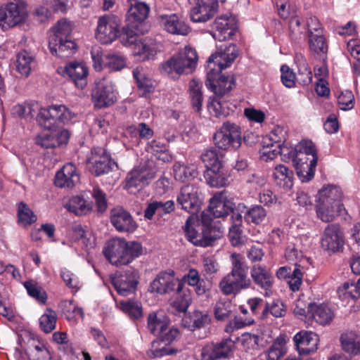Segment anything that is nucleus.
<instances>
[{
    "instance_id": "f257e3e1",
    "label": "nucleus",
    "mask_w": 360,
    "mask_h": 360,
    "mask_svg": "<svg viewBox=\"0 0 360 360\" xmlns=\"http://www.w3.org/2000/svg\"><path fill=\"white\" fill-rule=\"evenodd\" d=\"M238 56V50L235 44H229L224 49H220L212 54L208 58L205 85L215 94V96H224L235 85L233 75H217L222 70L229 67Z\"/></svg>"
},
{
    "instance_id": "f03ea898",
    "label": "nucleus",
    "mask_w": 360,
    "mask_h": 360,
    "mask_svg": "<svg viewBox=\"0 0 360 360\" xmlns=\"http://www.w3.org/2000/svg\"><path fill=\"white\" fill-rule=\"evenodd\" d=\"M231 271L219 283L221 293L226 296H236L243 290L252 286V281L248 277L249 267L240 254L233 252L230 255Z\"/></svg>"
},
{
    "instance_id": "7ed1b4c3",
    "label": "nucleus",
    "mask_w": 360,
    "mask_h": 360,
    "mask_svg": "<svg viewBox=\"0 0 360 360\" xmlns=\"http://www.w3.org/2000/svg\"><path fill=\"white\" fill-rule=\"evenodd\" d=\"M75 116V114L71 112L65 105H53L48 108H41L37 115V120L41 127L52 130L54 139L58 142L57 146H60L68 143L70 132L65 129L58 131L53 129L68 124Z\"/></svg>"
},
{
    "instance_id": "20e7f679",
    "label": "nucleus",
    "mask_w": 360,
    "mask_h": 360,
    "mask_svg": "<svg viewBox=\"0 0 360 360\" xmlns=\"http://www.w3.org/2000/svg\"><path fill=\"white\" fill-rule=\"evenodd\" d=\"M103 252L110 264L115 266L127 265L143 253L140 243L127 242L123 238L109 240L103 248Z\"/></svg>"
},
{
    "instance_id": "39448f33",
    "label": "nucleus",
    "mask_w": 360,
    "mask_h": 360,
    "mask_svg": "<svg viewBox=\"0 0 360 360\" xmlns=\"http://www.w3.org/2000/svg\"><path fill=\"white\" fill-rule=\"evenodd\" d=\"M342 192L338 186H323L318 193L316 199L317 217L323 222H330L345 211L341 202Z\"/></svg>"
},
{
    "instance_id": "423d86ee",
    "label": "nucleus",
    "mask_w": 360,
    "mask_h": 360,
    "mask_svg": "<svg viewBox=\"0 0 360 360\" xmlns=\"http://www.w3.org/2000/svg\"><path fill=\"white\" fill-rule=\"evenodd\" d=\"M197 62L196 51L191 46H185L162 63L160 71L170 78L176 79L182 74L192 72L196 67Z\"/></svg>"
},
{
    "instance_id": "0eeeda50",
    "label": "nucleus",
    "mask_w": 360,
    "mask_h": 360,
    "mask_svg": "<svg viewBox=\"0 0 360 360\" xmlns=\"http://www.w3.org/2000/svg\"><path fill=\"white\" fill-rule=\"evenodd\" d=\"M72 25L65 19H62L50 30L49 47L52 54L64 56L72 54L76 48L75 43L70 39Z\"/></svg>"
},
{
    "instance_id": "6e6552de",
    "label": "nucleus",
    "mask_w": 360,
    "mask_h": 360,
    "mask_svg": "<svg viewBox=\"0 0 360 360\" xmlns=\"http://www.w3.org/2000/svg\"><path fill=\"white\" fill-rule=\"evenodd\" d=\"M298 155L297 174L302 182H308L313 179L318 162L317 150L309 140H303L296 145Z\"/></svg>"
},
{
    "instance_id": "1a4fd4ad",
    "label": "nucleus",
    "mask_w": 360,
    "mask_h": 360,
    "mask_svg": "<svg viewBox=\"0 0 360 360\" xmlns=\"http://www.w3.org/2000/svg\"><path fill=\"white\" fill-rule=\"evenodd\" d=\"M28 16L27 4L22 0H12L0 7V26L13 27L23 23Z\"/></svg>"
},
{
    "instance_id": "9d476101",
    "label": "nucleus",
    "mask_w": 360,
    "mask_h": 360,
    "mask_svg": "<svg viewBox=\"0 0 360 360\" xmlns=\"http://www.w3.org/2000/svg\"><path fill=\"white\" fill-rule=\"evenodd\" d=\"M214 144L219 149L226 150L230 147L238 149L242 143L240 127L230 122L223 124L214 135Z\"/></svg>"
},
{
    "instance_id": "9b49d317",
    "label": "nucleus",
    "mask_w": 360,
    "mask_h": 360,
    "mask_svg": "<svg viewBox=\"0 0 360 360\" xmlns=\"http://www.w3.org/2000/svg\"><path fill=\"white\" fill-rule=\"evenodd\" d=\"M121 20L113 14L99 17L96 30V38L101 43L108 44L116 39L120 31Z\"/></svg>"
},
{
    "instance_id": "f8f14e48",
    "label": "nucleus",
    "mask_w": 360,
    "mask_h": 360,
    "mask_svg": "<svg viewBox=\"0 0 360 360\" xmlns=\"http://www.w3.org/2000/svg\"><path fill=\"white\" fill-rule=\"evenodd\" d=\"M91 92L95 107L105 108L113 105L117 100V92L112 81L103 78L96 82Z\"/></svg>"
},
{
    "instance_id": "ddd939ff",
    "label": "nucleus",
    "mask_w": 360,
    "mask_h": 360,
    "mask_svg": "<svg viewBox=\"0 0 360 360\" xmlns=\"http://www.w3.org/2000/svg\"><path fill=\"white\" fill-rule=\"evenodd\" d=\"M212 36L220 41L229 40L238 30V20L231 14L218 16L213 22Z\"/></svg>"
},
{
    "instance_id": "4468645a",
    "label": "nucleus",
    "mask_w": 360,
    "mask_h": 360,
    "mask_svg": "<svg viewBox=\"0 0 360 360\" xmlns=\"http://www.w3.org/2000/svg\"><path fill=\"white\" fill-rule=\"evenodd\" d=\"M344 243V235L340 226L336 224L328 225L321 237L322 248L330 255L340 251Z\"/></svg>"
},
{
    "instance_id": "2eb2a0df",
    "label": "nucleus",
    "mask_w": 360,
    "mask_h": 360,
    "mask_svg": "<svg viewBox=\"0 0 360 360\" xmlns=\"http://www.w3.org/2000/svg\"><path fill=\"white\" fill-rule=\"evenodd\" d=\"M235 343L230 338L219 342H210L201 349L200 360H219L229 357L233 352Z\"/></svg>"
},
{
    "instance_id": "dca6fc26",
    "label": "nucleus",
    "mask_w": 360,
    "mask_h": 360,
    "mask_svg": "<svg viewBox=\"0 0 360 360\" xmlns=\"http://www.w3.org/2000/svg\"><path fill=\"white\" fill-rule=\"evenodd\" d=\"M110 220L115 229L121 233H133L138 228L131 214L122 206H116L110 210Z\"/></svg>"
},
{
    "instance_id": "f3484780",
    "label": "nucleus",
    "mask_w": 360,
    "mask_h": 360,
    "mask_svg": "<svg viewBox=\"0 0 360 360\" xmlns=\"http://www.w3.org/2000/svg\"><path fill=\"white\" fill-rule=\"evenodd\" d=\"M176 202L182 210L193 214L197 212L201 205L198 188L194 184L184 186L177 195Z\"/></svg>"
},
{
    "instance_id": "a211bd4d",
    "label": "nucleus",
    "mask_w": 360,
    "mask_h": 360,
    "mask_svg": "<svg viewBox=\"0 0 360 360\" xmlns=\"http://www.w3.org/2000/svg\"><path fill=\"white\" fill-rule=\"evenodd\" d=\"M179 283V278L175 276L174 271L168 269L157 275L150 283L149 289L151 292L165 295L174 291Z\"/></svg>"
},
{
    "instance_id": "6ab92c4d",
    "label": "nucleus",
    "mask_w": 360,
    "mask_h": 360,
    "mask_svg": "<svg viewBox=\"0 0 360 360\" xmlns=\"http://www.w3.org/2000/svg\"><path fill=\"white\" fill-rule=\"evenodd\" d=\"M155 172L148 165L137 167L128 173L125 179V188L128 190L136 188H141L148 185L154 179Z\"/></svg>"
},
{
    "instance_id": "aec40b11",
    "label": "nucleus",
    "mask_w": 360,
    "mask_h": 360,
    "mask_svg": "<svg viewBox=\"0 0 360 360\" xmlns=\"http://www.w3.org/2000/svg\"><path fill=\"white\" fill-rule=\"evenodd\" d=\"M112 283L117 292L122 296L134 292L138 284V271L127 269L112 278Z\"/></svg>"
},
{
    "instance_id": "412c9836",
    "label": "nucleus",
    "mask_w": 360,
    "mask_h": 360,
    "mask_svg": "<svg viewBox=\"0 0 360 360\" xmlns=\"http://www.w3.org/2000/svg\"><path fill=\"white\" fill-rule=\"evenodd\" d=\"M195 6L191 11V20L194 22H205L215 14L218 3L214 0H190Z\"/></svg>"
},
{
    "instance_id": "4be33fe9",
    "label": "nucleus",
    "mask_w": 360,
    "mask_h": 360,
    "mask_svg": "<svg viewBox=\"0 0 360 360\" xmlns=\"http://www.w3.org/2000/svg\"><path fill=\"white\" fill-rule=\"evenodd\" d=\"M319 336L312 331L302 330L293 337L297 349L301 355H308L318 349Z\"/></svg>"
},
{
    "instance_id": "5701e85b",
    "label": "nucleus",
    "mask_w": 360,
    "mask_h": 360,
    "mask_svg": "<svg viewBox=\"0 0 360 360\" xmlns=\"http://www.w3.org/2000/svg\"><path fill=\"white\" fill-rule=\"evenodd\" d=\"M127 22L136 27V25H142L148 17L150 6L145 2L138 0H127Z\"/></svg>"
},
{
    "instance_id": "b1692460",
    "label": "nucleus",
    "mask_w": 360,
    "mask_h": 360,
    "mask_svg": "<svg viewBox=\"0 0 360 360\" xmlns=\"http://www.w3.org/2000/svg\"><path fill=\"white\" fill-rule=\"evenodd\" d=\"M160 24L172 34L186 36L191 32L190 27L176 14L161 15Z\"/></svg>"
},
{
    "instance_id": "393cba45",
    "label": "nucleus",
    "mask_w": 360,
    "mask_h": 360,
    "mask_svg": "<svg viewBox=\"0 0 360 360\" xmlns=\"http://www.w3.org/2000/svg\"><path fill=\"white\" fill-rule=\"evenodd\" d=\"M88 73V68L84 64L76 62L67 64L63 72L64 77H68L81 89L87 84Z\"/></svg>"
},
{
    "instance_id": "a878e982",
    "label": "nucleus",
    "mask_w": 360,
    "mask_h": 360,
    "mask_svg": "<svg viewBox=\"0 0 360 360\" xmlns=\"http://www.w3.org/2000/svg\"><path fill=\"white\" fill-rule=\"evenodd\" d=\"M87 162L93 165V171L96 176L108 173L111 169L110 160L102 148H95L91 155L87 158Z\"/></svg>"
},
{
    "instance_id": "bb28decb",
    "label": "nucleus",
    "mask_w": 360,
    "mask_h": 360,
    "mask_svg": "<svg viewBox=\"0 0 360 360\" xmlns=\"http://www.w3.org/2000/svg\"><path fill=\"white\" fill-rule=\"evenodd\" d=\"M250 276L255 284L262 289L267 291L272 288L274 277L266 266L253 265L250 269Z\"/></svg>"
},
{
    "instance_id": "cd10ccee",
    "label": "nucleus",
    "mask_w": 360,
    "mask_h": 360,
    "mask_svg": "<svg viewBox=\"0 0 360 360\" xmlns=\"http://www.w3.org/2000/svg\"><path fill=\"white\" fill-rule=\"evenodd\" d=\"M234 205L222 192L216 193L210 200L209 208L215 218H224L233 211Z\"/></svg>"
},
{
    "instance_id": "c85d7f7f",
    "label": "nucleus",
    "mask_w": 360,
    "mask_h": 360,
    "mask_svg": "<svg viewBox=\"0 0 360 360\" xmlns=\"http://www.w3.org/2000/svg\"><path fill=\"white\" fill-rule=\"evenodd\" d=\"M79 181L75 166L67 163L58 171L55 177V185L60 188H72Z\"/></svg>"
},
{
    "instance_id": "c756f323",
    "label": "nucleus",
    "mask_w": 360,
    "mask_h": 360,
    "mask_svg": "<svg viewBox=\"0 0 360 360\" xmlns=\"http://www.w3.org/2000/svg\"><path fill=\"white\" fill-rule=\"evenodd\" d=\"M191 291L184 288L183 282H179L174 297L170 300V305L175 313H185L191 303Z\"/></svg>"
},
{
    "instance_id": "7c9ffc66",
    "label": "nucleus",
    "mask_w": 360,
    "mask_h": 360,
    "mask_svg": "<svg viewBox=\"0 0 360 360\" xmlns=\"http://www.w3.org/2000/svg\"><path fill=\"white\" fill-rule=\"evenodd\" d=\"M207 108L212 115L217 118H224L235 110L236 105L222 96H214L209 98Z\"/></svg>"
},
{
    "instance_id": "2f4dec72",
    "label": "nucleus",
    "mask_w": 360,
    "mask_h": 360,
    "mask_svg": "<svg viewBox=\"0 0 360 360\" xmlns=\"http://www.w3.org/2000/svg\"><path fill=\"white\" fill-rule=\"evenodd\" d=\"M342 349L351 356L360 354V334L354 331H347L340 337Z\"/></svg>"
},
{
    "instance_id": "473e14b6",
    "label": "nucleus",
    "mask_w": 360,
    "mask_h": 360,
    "mask_svg": "<svg viewBox=\"0 0 360 360\" xmlns=\"http://www.w3.org/2000/svg\"><path fill=\"white\" fill-rule=\"evenodd\" d=\"M169 324V320L162 312L150 313L147 318V328L153 335L159 336L163 333Z\"/></svg>"
},
{
    "instance_id": "72a5a7b5",
    "label": "nucleus",
    "mask_w": 360,
    "mask_h": 360,
    "mask_svg": "<svg viewBox=\"0 0 360 360\" xmlns=\"http://www.w3.org/2000/svg\"><path fill=\"white\" fill-rule=\"evenodd\" d=\"M160 45L152 39H146L135 45L134 54L140 60L153 59L160 51Z\"/></svg>"
},
{
    "instance_id": "f704fd0d",
    "label": "nucleus",
    "mask_w": 360,
    "mask_h": 360,
    "mask_svg": "<svg viewBox=\"0 0 360 360\" xmlns=\"http://www.w3.org/2000/svg\"><path fill=\"white\" fill-rule=\"evenodd\" d=\"M204 177L207 184L214 188L224 187L229 184V178L222 166L206 169Z\"/></svg>"
},
{
    "instance_id": "c9c22d12",
    "label": "nucleus",
    "mask_w": 360,
    "mask_h": 360,
    "mask_svg": "<svg viewBox=\"0 0 360 360\" xmlns=\"http://www.w3.org/2000/svg\"><path fill=\"white\" fill-rule=\"evenodd\" d=\"M36 64L35 56L26 50L20 51L15 63L16 70L22 77H28Z\"/></svg>"
},
{
    "instance_id": "e433bc0d",
    "label": "nucleus",
    "mask_w": 360,
    "mask_h": 360,
    "mask_svg": "<svg viewBox=\"0 0 360 360\" xmlns=\"http://www.w3.org/2000/svg\"><path fill=\"white\" fill-rule=\"evenodd\" d=\"M272 175L276 184L280 187L287 191L292 188L293 172L285 165L276 166Z\"/></svg>"
},
{
    "instance_id": "4c0bfd02",
    "label": "nucleus",
    "mask_w": 360,
    "mask_h": 360,
    "mask_svg": "<svg viewBox=\"0 0 360 360\" xmlns=\"http://www.w3.org/2000/svg\"><path fill=\"white\" fill-rule=\"evenodd\" d=\"M174 176L176 180L185 182L191 180L198 175L197 169L193 165L176 162L173 166Z\"/></svg>"
},
{
    "instance_id": "58836bf2",
    "label": "nucleus",
    "mask_w": 360,
    "mask_h": 360,
    "mask_svg": "<svg viewBox=\"0 0 360 360\" xmlns=\"http://www.w3.org/2000/svg\"><path fill=\"white\" fill-rule=\"evenodd\" d=\"M311 316L315 321L320 325H326L330 323L333 319L335 314L333 311L326 304H321L311 307Z\"/></svg>"
},
{
    "instance_id": "ea45409f",
    "label": "nucleus",
    "mask_w": 360,
    "mask_h": 360,
    "mask_svg": "<svg viewBox=\"0 0 360 360\" xmlns=\"http://www.w3.org/2000/svg\"><path fill=\"white\" fill-rule=\"evenodd\" d=\"M65 207L77 216L85 215L89 213L93 208L92 202H87L83 197L77 195L70 199Z\"/></svg>"
},
{
    "instance_id": "a19ab883",
    "label": "nucleus",
    "mask_w": 360,
    "mask_h": 360,
    "mask_svg": "<svg viewBox=\"0 0 360 360\" xmlns=\"http://www.w3.org/2000/svg\"><path fill=\"white\" fill-rule=\"evenodd\" d=\"M133 76L136 80L137 87L143 91V95L153 92L155 89L153 81L146 73L142 67H137L133 70Z\"/></svg>"
},
{
    "instance_id": "79ce46f5",
    "label": "nucleus",
    "mask_w": 360,
    "mask_h": 360,
    "mask_svg": "<svg viewBox=\"0 0 360 360\" xmlns=\"http://www.w3.org/2000/svg\"><path fill=\"white\" fill-rule=\"evenodd\" d=\"M224 153L215 148H211L205 150L201 154V160L205 163L207 169L222 166L221 160Z\"/></svg>"
},
{
    "instance_id": "37998d69",
    "label": "nucleus",
    "mask_w": 360,
    "mask_h": 360,
    "mask_svg": "<svg viewBox=\"0 0 360 360\" xmlns=\"http://www.w3.org/2000/svg\"><path fill=\"white\" fill-rule=\"evenodd\" d=\"M285 336L279 335L267 352V360H279L286 353Z\"/></svg>"
},
{
    "instance_id": "c03bdc74",
    "label": "nucleus",
    "mask_w": 360,
    "mask_h": 360,
    "mask_svg": "<svg viewBox=\"0 0 360 360\" xmlns=\"http://www.w3.org/2000/svg\"><path fill=\"white\" fill-rule=\"evenodd\" d=\"M57 314L51 308H47L39 318V326L45 333L52 332L56 326Z\"/></svg>"
},
{
    "instance_id": "a18cd8bd",
    "label": "nucleus",
    "mask_w": 360,
    "mask_h": 360,
    "mask_svg": "<svg viewBox=\"0 0 360 360\" xmlns=\"http://www.w3.org/2000/svg\"><path fill=\"white\" fill-rule=\"evenodd\" d=\"M176 352V349L167 348V345L157 340L152 342L151 347L147 351L146 354L148 357L155 359L171 355Z\"/></svg>"
},
{
    "instance_id": "49530a36",
    "label": "nucleus",
    "mask_w": 360,
    "mask_h": 360,
    "mask_svg": "<svg viewBox=\"0 0 360 360\" xmlns=\"http://www.w3.org/2000/svg\"><path fill=\"white\" fill-rule=\"evenodd\" d=\"M184 232L187 239L193 245L200 247H207V243L205 241L204 230L199 233L195 228L192 227L189 224V219L186 220Z\"/></svg>"
},
{
    "instance_id": "de8ad7c7",
    "label": "nucleus",
    "mask_w": 360,
    "mask_h": 360,
    "mask_svg": "<svg viewBox=\"0 0 360 360\" xmlns=\"http://www.w3.org/2000/svg\"><path fill=\"white\" fill-rule=\"evenodd\" d=\"M266 217V211L260 205H253L244 214L245 221L250 224H261Z\"/></svg>"
},
{
    "instance_id": "09e8293b",
    "label": "nucleus",
    "mask_w": 360,
    "mask_h": 360,
    "mask_svg": "<svg viewBox=\"0 0 360 360\" xmlns=\"http://www.w3.org/2000/svg\"><path fill=\"white\" fill-rule=\"evenodd\" d=\"M18 222L24 226L34 223L37 219L32 210L23 202L18 204Z\"/></svg>"
},
{
    "instance_id": "8fccbe9b",
    "label": "nucleus",
    "mask_w": 360,
    "mask_h": 360,
    "mask_svg": "<svg viewBox=\"0 0 360 360\" xmlns=\"http://www.w3.org/2000/svg\"><path fill=\"white\" fill-rule=\"evenodd\" d=\"M339 297L343 301L355 300L360 297V292L354 282H345L338 290Z\"/></svg>"
},
{
    "instance_id": "3c124183",
    "label": "nucleus",
    "mask_w": 360,
    "mask_h": 360,
    "mask_svg": "<svg viewBox=\"0 0 360 360\" xmlns=\"http://www.w3.org/2000/svg\"><path fill=\"white\" fill-rule=\"evenodd\" d=\"M190 97L193 108L199 112L202 108V94L198 81L193 79L189 84Z\"/></svg>"
},
{
    "instance_id": "603ef678",
    "label": "nucleus",
    "mask_w": 360,
    "mask_h": 360,
    "mask_svg": "<svg viewBox=\"0 0 360 360\" xmlns=\"http://www.w3.org/2000/svg\"><path fill=\"white\" fill-rule=\"evenodd\" d=\"M122 310L131 319L138 320L143 316L142 307L140 303L131 300L121 301Z\"/></svg>"
},
{
    "instance_id": "864d4df0",
    "label": "nucleus",
    "mask_w": 360,
    "mask_h": 360,
    "mask_svg": "<svg viewBox=\"0 0 360 360\" xmlns=\"http://www.w3.org/2000/svg\"><path fill=\"white\" fill-rule=\"evenodd\" d=\"M309 38L310 50L317 55L321 56L327 53L328 45L323 34H312Z\"/></svg>"
},
{
    "instance_id": "5fc2aeb1",
    "label": "nucleus",
    "mask_w": 360,
    "mask_h": 360,
    "mask_svg": "<svg viewBox=\"0 0 360 360\" xmlns=\"http://www.w3.org/2000/svg\"><path fill=\"white\" fill-rule=\"evenodd\" d=\"M24 286L30 296L36 299L41 303L46 302L47 300L46 293L41 287L38 286L37 283L32 281H25L24 283Z\"/></svg>"
},
{
    "instance_id": "6e6d98bb",
    "label": "nucleus",
    "mask_w": 360,
    "mask_h": 360,
    "mask_svg": "<svg viewBox=\"0 0 360 360\" xmlns=\"http://www.w3.org/2000/svg\"><path fill=\"white\" fill-rule=\"evenodd\" d=\"M232 304L229 301H219L214 307V316L219 321H224L228 319L232 311Z\"/></svg>"
},
{
    "instance_id": "4d7b16f0",
    "label": "nucleus",
    "mask_w": 360,
    "mask_h": 360,
    "mask_svg": "<svg viewBox=\"0 0 360 360\" xmlns=\"http://www.w3.org/2000/svg\"><path fill=\"white\" fill-rule=\"evenodd\" d=\"M203 230L205 241L208 243L207 247L212 245L213 242L220 238L224 233V229L215 224Z\"/></svg>"
},
{
    "instance_id": "13d9d810",
    "label": "nucleus",
    "mask_w": 360,
    "mask_h": 360,
    "mask_svg": "<svg viewBox=\"0 0 360 360\" xmlns=\"http://www.w3.org/2000/svg\"><path fill=\"white\" fill-rule=\"evenodd\" d=\"M91 195L95 200L98 212L103 213L108 207L105 193L98 187H94Z\"/></svg>"
},
{
    "instance_id": "bf43d9fd",
    "label": "nucleus",
    "mask_w": 360,
    "mask_h": 360,
    "mask_svg": "<svg viewBox=\"0 0 360 360\" xmlns=\"http://www.w3.org/2000/svg\"><path fill=\"white\" fill-rule=\"evenodd\" d=\"M304 27L301 26V20L297 17H292L289 22L290 37L294 41L300 39L303 35Z\"/></svg>"
},
{
    "instance_id": "052dcab7",
    "label": "nucleus",
    "mask_w": 360,
    "mask_h": 360,
    "mask_svg": "<svg viewBox=\"0 0 360 360\" xmlns=\"http://www.w3.org/2000/svg\"><path fill=\"white\" fill-rule=\"evenodd\" d=\"M269 310L270 311V313L276 318L283 316L286 311L283 302L280 300H274L270 307L268 305V304H266L262 312V315L264 316Z\"/></svg>"
},
{
    "instance_id": "680f3d73",
    "label": "nucleus",
    "mask_w": 360,
    "mask_h": 360,
    "mask_svg": "<svg viewBox=\"0 0 360 360\" xmlns=\"http://www.w3.org/2000/svg\"><path fill=\"white\" fill-rule=\"evenodd\" d=\"M300 267V265L296 264L292 274L288 276V283L290 290L294 292L300 290L302 283L303 274Z\"/></svg>"
},
{
    "instance_id": "e2e57ef3",
    "label": "nucleus",
    "mask_w": 360,
    "mask_h": 360,
    "mask_svg": "<svg viewBox=\"0 0 360 360\" xmlns=\"http://www.w3.org/2000/svg\"><path fill=\"white\" fill-rule=\"evenodd\" d=\"M106 59V65L114 71H119L126 65L124 58L117 54H108L105 56Z\"/></svg>"
},
{
    "instance_id": "0e129e2a",
    "label": "nucleus",
    "mask_w": 360,
    "mask_h": 360,
    "mask_svg": "<svg viewBox=\"0 0 360 360\" xmlns=\"http://www.w3.org/2000/svg\"><path fill=\"white\" fill-rule=\"evenodd\" d=\"M354 95L351 91L342 92L338 97V103L342 110H351L354 107Z\"/></svg>"
},
{
    "instance_id": "69168bd1",
    "label": "nucleus",
    "mask_w": 360,
    "mask_h": 360,
    "mask_svg": "<svg viewBox=\"0 0 360 360\" xmlns=\"http://www.w3.org/2000/svg\"><path fill=\"white\" fill-rule=\"evenodd\" d=\"M277 148H278V152L282 157L283 160L285 161L287 160H292L295 165V169H297V166L298 165V155L297 150H296V146L295 148H289L282 144L281 146H277Z\"/></svg>"
},
{
    "instance_id": "338daca9",
    "label": "nucleus",
    "mask_w": 360,
    "mask_h": 360,
    "mask_svg": "<svg viewBox=\"0 0 360 360\" xmlns=\"http://www.w3.org/2000/svg\"><path fill=\"white\" fill-rule=\"evenodd\" d=\"M36 143L45 148L57 147L58 142L54 139V134L52 131H48L38 136Z\"/></svg>"
},
{
    "instance_id": "774afa93",
    "label": "nucleus",
    "mask_w": 360,
    "mask_h": 360,
    "mask_svg": "<svg viewBox=\"0 0 360 360\" xmlns=\"http://www.w3.org/2000/svg\"><path fill=\"white\" fill-rule=\"evenodd\" d=\"M146 150L148 153L153 154L157 158L160 159L161 155H163L167 150L165 143L158 140H153L148 143Z\"/></svg>"
}]
</instances>
